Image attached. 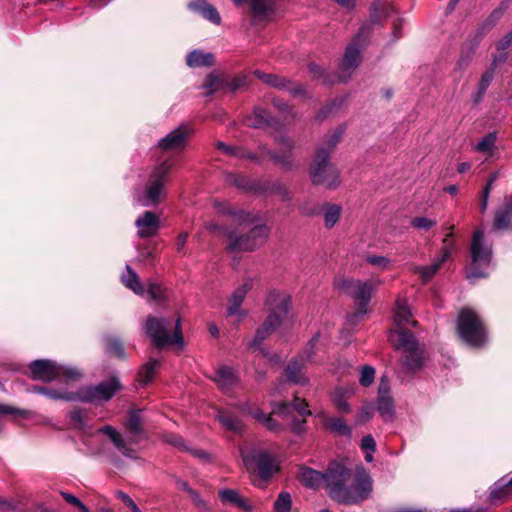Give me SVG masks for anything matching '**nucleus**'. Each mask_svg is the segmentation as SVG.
Listing matches in <instances>:
<instances>
[{
    "label": "nucleus",
    "instance_id": "obj_1",
    "mask_svg": "<svg viewBox=\"0 0 512 512\" xmlns=\"http://www.w3.org/2000/svg\"><path fill=\"white\" fill-rule=\"evenodd\" d=\"M350 471L340 463H331L324 473V486L331 498L339 503L357 504L367 499L372 492V479L369 473L360 468L356 471L354 483L347 487L345 483Z\"/></svg>",
    "mask_w": 512,
    "mask_h": 512
},
{
    "label": "nucleus",
    "instance_id": "obj_2",
    "mask_svg": "<svg viewBox=\"0 0 512 512\" xmlns=\"http://www.w3.org/2000/svg\"><path fill=\"white\" fill-rule=\"evenodd\" d=\"M207 230L226 238V250L229 253L252 252L263 246L268 240L271 228L265 224L253 226L247 233L238 235L233 229L216 223H208Z\"/></svg>",
    "mask_w": 512,
    "mask_h": 512
},
{
    "label": "nucleus",
    "instance_id": "obj_3",
    "mask_svg": "<svg viewBox=\"0 0 512 512\" xmlns=\"http://www.w3.org/2000/svg\"><path fill=\"white\" fill-rule=\"evenodd\" d=\"M172 164L165 161L155 166L135 190L134 201L142 207H155L166 196V185Z\"/></svg>",
    "mask_w": 512,
    "mask_h": 512
},
{
    "label": "nucleus",
    "instance_id": "obj_4",
    "mask_svg": "<svg viewBox=\"0 0 512 512\" xmlns=\"http://www.w3.org/2000/svg\"><path fill=\"white\" fill-rule=\"evenodd\" d=\"M267 305L271 312L250 342V347L255 350L261 349V343L282 324L290 309L291 297L285 292L271 291L267 297Z\"/></svg>",
    "mask_w": 512,
    "mask_h": 512
},
{
    "label": "nucleus",
    "instance_id": "obj_5",
    "mask_svg": "<svg viewBox=\"0 0 512 512\" xmlns=\"http://www.w3.org/2000/svg\"><path fill=\"white\" fill-rule=\"evenodd\" d=\"M143 330L157 348L161 349L167 346H174L178 349H182L184 346L180 318L176 320L172 334L171 320L154 316H148L146 318Z\"/></svg>",
    "mask_w": 512,
    "mask_h": 512
},
{
    "label": "nucleus",
    "instance_id": "obj_6",
    "mask_svg": "<svg viewBox=\"0 0 512 512\" xmlns=\"http://www.w3.org/2000/svg\"><path fill=\"white\" fill-rule=\"evenodd\" d=\"M382 283L381 279L374 282L343 279L339 282L338 287L350 295L357 304V312L347 317V323L355 324L368 312L372 291Z\"/></svg>",
    "mask_w": 512,
    "mask_h": 512
},
{
    "label": "nucleus",
    "instance_id": "obj_7",
    "mask_svg": "<svg viewBox=\"0 0 512 512\" xmlns=\"http://www.w3.org/2000/svg\"><path fill=\"white\" fill-rule=\"evenodd\" d=\"M471 261L466 270L467 278L474 282L477 279L488 276L487 269L491 265L492 248L487 245L482 230H476L473 234L471 246Z\"/></svg>",
    "mask_w": 512,
    "mask_h": 512
},
{
    "label": "nucleus",
    "instance_id": "obj_8",
    "mask_svg": "<svg viewBox=\"0 0 512 512\" xmlns=\"http://www.w3.org/2000/svg\"><path fill=\"white\" fill-rule=\"evenodd\" d=\"M457 330L461 339L470 346L480 347L486 343V331L484 325L470 308L460 311L457 320Z\"/></svg>",
    "mask_w": 512,
    "mask_h": 512
},
{
    "label": "nucleus",
    "instance_id": "obj_9",
    "mask_svg": "<svg viewBox=\"0 0 512 512\" xmlns=\"http://www.w3.org/2000/svg\"><path fill=\"white\" fill-rule=\"evenodd\" d=\"M32 379L46 383L54 380L77 379L81 373L73 367L58 364L51 360H35L30 364Z\"/></svg>",
    "mask_w": 512,
    "mask_h": 512
},
{
    "label": "nucleus",
    "instance_id": "obj_10",
    "mask_svg": "<svg viewBox=\"0 0 512 512\" xmlns=\"http://www.w3.org/2000/svg\"><path fill=\"white\" fill-rule=\"evenodd\" d=\"M310 176L316 185L335 188L339 184V173L329 162V150L318 148L316 158L311 166Z\"/></svg>",
    "mask_w": 512,
    "mask_h": 512
},
{
    "label": "nucleus",
    "instance_id": "obj_11",
    "mask_svg": "<svg viewBox=\"0 0 512 512\" xmlns=\"http://www.w3.org/2000/svg\"><path fill=\"white\" fill-rule=\"evenodd\" d=\"M121 389L117 377H111L94 386H83L75 392L76 402L99 404L107 402Z\"/></svg>",
    "mask_w": 512,
    "mask_h": 512
},
{
    "label": "nucleus",
    "instance_id": "obj_12",
    "mask_svg": "<svg viewBox=\"0 0 512 512\" xmlns=\"http://www.w3.org/2000/svg\"><path fill=\"white\" fill-rule=\"evenodd\" d=\"M365 29L366 25H362L345 49L343 61L340 66V74L338 76V81L340 82H346L361 62V51L367 42V37L364 36Z\"/></svg>",
    "mask_w": 512,
    "mask_h": 512
},
{
    "label": "nucleus",
    "instance_id": "obj_13",
    "mask_svg": "<svg viewBox=\"0 0 512 512\" xmlns=\"http://www.w3.org/2000/svg\"><path fill=\"white\" fill-rule=\"evenodd\" d=\"M319 340V334L314 335L307 343L304 352L297 358L291 360L285 369V375L289 382L298 385H306L309 379L302 374L303 366L310 361Z\"/></svg>",
    "mask_w": 512,
    "mask_h": 512
},
{
    "label": "nucleus",
    "instance_id": "obj_14",
    "mask_svg": "<svg viewBox=\"0 0 512 512\" xmlns=\"http://www.w3.org/2000/svg\"><path fill=\"white\" fill-rule=\"evenodd\" d=\"M234 184L246 191H253L255 193L261 194L265 192H270L272 194H277L282 197L283 200H288V191L280 182H274L269 183L267 181H264L263 183H256V182H250L246 181L242 176H235L234 177Z\"/></svg>",
    "mask_w": 512,
    "mask_h": 512
},
{
    "label": "nucleus",
    "instance_id": "obj_15",
    "mask_svg": "<svg viewBox=\"0 0 512 512\" xmlns=\"http://www.w3.org/2000/svg\"><path fill=\"white\" fill-rule=\"evenodd\" d=\"M242 459L246 465L255 463L261 478L267 479L277 469L275 458L267 451H260L255 455L242 453Z\"/></svg>",
    "mask_w": 512,
    "mask_h": 512
},
{
    "label": "nucleus",
    "instance_id": "obj_16",
    "mask_svg": "<svg viewBox=\"0 0 512 512\" xmlns=\"http://www.w3.org/2000/svg\"><path fill=\"white\" fill-rule=\"evenodd\" d=\"M135 227L139 238H152L160 230V216L153 211H144L136 218Z\"/></svg>",
    "mask_w": 512,
    "mask_h": 512
},
{
    "label": "nucleus",
    "instance_id": "obj_17",
    "mask_svg": "<svg viewBox=\"0 0 512 512\" xmlns=\"http://www.w3.org/2000/svg\"><path fill=\"white\" fill-rule=\"evenodd\" d=\"M97 432L106 435L115 449L124 457L131 459L137 458L135 450L130 447L131 443H135L134 439L130 438L129 440H125L122 434L111 425H104L100 427Z\"/></svg>",
    "mask_w": 512,
    "mask_h": 512
},
{
    "label": "nucleus",
    "instance_id": "obj_18",
    "mask_svg": "<svg viewBox=\"0 0 512 512\" xmlns=\"http://www.w3.org/2000/svg\"><path fill=\"white\" fill-rule=\"evenodd\" d=\"M275 141L281 147V152L268 151V156L277 165L281 166L286 170H290L293 167L292 149L294 148L293 141L286 136L277 135Z\"/></svg>",
    "mask_w": 512,
    "mask_h": 512
},
{
    "label": "nucleus",
    "instance_id": "obj_19",
    "mask_svg": "<svg viewBox=\"0 0 512 512\" xmlns=\"http://www.w3.org/2000/svg\"><path fill=\"white\" fill-rule=\"evenodd\" d=\"M190 130L180 125L158 141V147L165 151H177L185 147Z\"/></svg>",
    "mask_w": 512,
    "mask_h": 512
},
{
    "label": "nucleus",
    "instance_id": "obj_20",
    "mask_svg": "<svg viewBox=\"0 0 512 512\" xmlns=\"http://www.w3.org/2000/svg\"><path fill=\"white\" fill-rule=\"evenodd\" d=\"M217 212L232 217L239 225H251L261 220V213L258 211H247L229 207L225 203H215Z\"/></svg>",
    "mask_w": 512,
    "mask_h": 512
},
{
    "label": "nucleus",
    "instance_id": "obj_21",
    "mask_svg": "<svg viewBox=\"0 0 512 512\" xmlns=\"http://www.w3.org/2000/svg\"><path fill=\"white\" fill-rule=\"evenodd\" d=\"M253 280L246 279L245 282L238 287L232 294L229 305L227 308V314L229 316H237V320L240 321L245 317V312L241 310V305L243 300L245 299L248 291L252 288Z\"/></svg>",
    "mask_w": 512,
    "mask_h": 512
},
{
    "label": "nucleus",
    "instance_id": "obj_22",
    "mask_svg": "<svg viewBox=\"0 0 512 512\" xmlns=\"http://www.w3.org/2000/svg\"><path fill=\"white\" fill-rule=\"evenodd\" d=\"M271 406L272 412L283 418H287L292 410L297 411V413L302 417L311 415V411L308 409V404L305 402V400L300 399L297 396L294 397L292 403L274 402L271 404Z\"/></svg>",
    "mask_w": 512,
    "mask_h": 512
},
{
    "label": "nucleus",
    "instance_id": "obj_23",
    "mask_svg": "<svg viewBox=\"0 0 512 512\" xmlns=\"http://www.w3.org/2000/svg\"><path fill=\"white\" fill-rule=\"evenodd\" d=\"M254 75L260 79L263 83L275 87L278 89H287L293 96L301 95L304 92V88L301 85L290 86L291 83L286 78L280 77L275 74H267L262 71H255Z\"/></svg>",
    "mask_w": 512,
    "mask_h": 512
},
{
    "label": "nucleus",
    "instance_id": "obj_24",
    "mask_svg": "<svg viewBox=\"0 0 512 512\" xmlns=\"http://www.w3.org/2000/svg\"><path fill=\"white\" fill-rule=\"evenodd\" d=\"M161 439L165 443H167L181 451L188 452L199 459H202V460L209 459V455L205 451L193 449V448L189 447L187 445V443L185 442V440L178 434L166 431L161 434Z\"/></svg>",
    "mask_w": 512,
    "mask_h": 512
},
{
    "label": "nucleus",
    "instance_id": "obj_25",
    "mask_svg": "<svg viewBox=\"0 0 512 512\" xmlns=\"http://www.w3.org/2000/svg\"><path fill=\"white\" fill-rule=\"evenodd\" d=\"M390 340L397 349H402L405 352H413L418 349V342L414 335L403 328L391 332Z\"/></svg>",
    "mask_w": 512,
    "mask_h": 512
},
{
    "label": "nucleus",
    "instance_id": "obj_26",
    "mask_svg": "<svg viewBox=\"0 0 512 512\" xmlns=\"http://www.w3.org/2000/svg\"><path fill=\"white\" fill-rule=\"evenodd\" d=\"M188 9L194 13L201 15L204 19L219 25L221 16L217 9L205 0H193L188 3Z\"/></svg>",
    "mask_w": 512,
    "mask_h": 512
},
{
    "label": "nucleus",
    "instance_id": "obj_27",
    "mask_svg": "<svg viewBox=\"0 0 512 512\" xmlns=\"http://www.w3.org/2000/svg\"><path fill=\"white\" fill-rule=\"evenodd\" d=\"M451 254V247L448 244L447 239L444 240V247L442 250V255L435 260L431 265L429 266H416L414 268V272L420 274L424 282H427L430 280L434 274L439 270L441 265L447 260V258Z\"/></svg>",
    "mask_w": 512,
    "mask_h": 512
},
{
    "label": "nucleus",
    "instance_id": "obj_28",
    "mask_svg": "<svg viewBox=\"0 0 512 512\" xmlns=\"http://www.w3.org/2000/svg\"><path fill=\"white\" fill-rule=\"evenodd\" d=\"M214 381L224 392H230L238 382V377L234 370L228 366H221L216 370Z\"/></svg>",
    "mask_w": 512,
    "mask_h": 512
},
{
    "label": "nucleus",
    "instance_id": "obj_29",
    "mask_svg": "<svg viewBox=\"0 0 512 512\" xmlns=\"http://www.w3.org/2000/svg\"><path fill=\"white\" fill-rule=\"evenodd\" d=\"M412 313L409 308L408 302L404 298H398L396 301V307L394 311V322L400 328H403L405 325H413L417 324L416 321L411 320Z\"/></svg>",
    "mask_w": 512,
    "mask_h": 512
},
{
    "label": "nucleus",
    "instance_id": "obj_30",
    "mask_svg": "<svg viewBox=\"0 0 512 512\" xmlns=\"http://www.w3.org/2000/svg\"><path fill=\"white\" fill-rule=\"evenodd\" d=\"M236 5L249 2L254 16L258 19L269 16L275 7V0H233Z\"/></svg>",
    "mask_w": 512,
    "mask_h": 512
},
{
    "label": "nucleus",
    "instance_id": "obj_31",
    "mask_svg": "<svg viewBox=\"0 0 512 512\" xmlns=\"http://www.w3.org/2000/svg\"><path fill=\"white\" fill-rule=\"evenodd\" d=\"M512 195L505 200V208L498 210L493 221L494 230H505L512 228Z\"/></svg>",
    "mask_w": 512,
    "mask_h": 512
},
{
    "label": "nucleus",
    "instance_id": "obj_32",
    "mask_svg": "<svg viewBox=\"0 0 512 512\" xmlns=\"http://www.w3.org/2000/svg\"><path fill=\"white\" fill-rule=\"evenodd\" d=\"M213 63L214 55L199 49L189 52L186 56V64L191 68L208 67L213 65Z\"/></svg>",
    "mask_w": 512,
    "mask_h": 512
},
{
    "label": "nucleus",
    "instance_id": "obj_33",
    "mask_svg": "<svg viewBox=\"0 0 512 512\" xmlns=\"http://www.w3.org/2000/svg\"><path fill=\"white\" fill-rule=\"evenodd\" d=\"M32 392L44 395L52 400H63L66 402H76L75 392L66 390H57L43 386H33Z\"/></svg>",
    "mask_w": 512,
    "mask_h": 512
},
{
    "label": "nucleus",
    "instance_id": "obj_34",
    "mask_svg": "<svg viewBox=\"0 0 512 512\" xmlns=\"http://www.w3.org/2000/svg\"><path fill=\"white\" fill-rule=\"evenodd\" d=\"M302 484L310 488L324 485V473L308 467H302L298 475Z\"/></svg>",
    "mask_w": 512,
    "mask_h": 512
},
{
    "label": "nucleus",
    "instance_id": "obj_35",
    "mask_svg": "<svg viewBox=\"0 0 512 512\" xmlns=\"http://www.w3.org/2000/svg\"><path fill=\"white\" fill-rule=\"evenodd\" d=\"M121 280L125 287L132 290L135 294L141 296L144 295L145 288L137 273L129 265H126V269L121 276Z\"/></svg>",
    "mask_w": 512,
    "mask_h": 512
},
{
    "label": "nucleus",
    "instance_id": "obj_36",
    "mask_svg": "<svg viewBox=\"0 0 512 512\" xmlns=\"http://www.w3.org/2000/svg\"><path fill=\"white\" fill-rule=\"evenodd\" d=\"M219 498L224 504H233L243 510L249 511L251 505L234 489H222L219 491Z\"/></svg>",
    "mask_w": 512,
    "mask_h": 512
},
{
    "label": "nucleus",
    "instance_id": "obj_37",
    "mask_svg": "<svg viewBox=\"0 0 512 512\" xmlns=\"http://www.w3.org/2000/svg\"><path fill=\"white\" fill-rule=\"evenodd\" d=\"M273 119L267 110L263 108H256L252 116L245 120L248 127L261 129L267 126H272Z\"/></svg>",
    "mask_w": 512,
    "mask_h": 512
},
{
    "label": "nucleus",
    "instance_id": "obj_38",
    "mask_svg": "<svg viewBox=\"0 0 512 512\" xmlns=\"http://www.w3.org/2000/svg\"><path fill=\"white\" fill-rule=\"evenodd\" d=\"M493 78L494 68H489L482 74L481 79L477 85V89L472 95V100L475 105L479 104L483 100Z\"/></svg>",
    "mask_w": 512,
    "mask_h": 512
},
{
    "label": "nucleus",
    "instance_id": "obj_39",
    "mask_svg": "<svg viewBox=\"0 0 512 512\" xmlns=\"http://www.w3.org/2000/svg\"><path fill=\"white\" fill-rule=\"evenodd\" d=\"M512 493V477H502L492 487L489 498L491 500H498L506 495Z\"/></svg>",
    "mask_w": 512,
    "mask_h": 512
},
{
    "label": "nucleus",
    "instance_id": "obj_40",
    "mask_svg": "<svg viewBox=\"0 0 512 512\" xmlns=\"http://www.w3.org/2000/svg\"><path fill=\"white\" fill-rule=\"evenodd\" d=\"M158 364V360L149 359V361L141 367L138 373V382L141 386L147 385L153 379Z\"/></svg>",
    "mask_w": 512,
    "mask_h": 512
},
{
    "label": "nucleus",
    "instance_id": "obj_41",
    "mask_svg": "<svg viewBox=\"0 0 512 512\" xmlns=\"http://www.w3.org/2000/svg\"><path fill=\"white\" fill-rule=\"evenodd\" d=\"M377 411L384 421H392L394 417V405L391 396L377 398Z\"/></svg>",
    "mask_w": 512,
    "mask_h": 512
},
{
    "label": "nucleus",
    "instance_id": "obj_42",
    "mask_svg": "<svg viewBox=\"0 0 512 512\" xmlns=\"http://www.w3.org/2000/svg\"><path fill=\"white\" fill-rule=\"evenodd\" d=\"M226 81L217 73H210L204 80L202 88L206 90V95L210 96L214 92L225 87Z\"/></svg>",
    "mask_w": 512,
    "mask_h": 512
},
{
    "label": "nucleus",
    "instance_id": "obj_43",
    "mask_svg": "<svg viewBox=\"0 0 512 512\" xmlns=\"http://www.w3.org/2000/svg\"><path fill=\"white\" fill-rule=\"evenodd\" d=\"M324 209V220L327 228H332L339 220L341 215V207L336 204H325Z\"/></svg>",
    "mask_w": 512,
    "mask_h": 512
},
{
    "label": "nucleus",
    "instance_id": "obj_44",
    "mask_svg": "<svg viewBox=\"0 0 512 512\" xmlns=\"http://www.w3.org/2000/svg\"><path fill=\"white\" fill-rule=\"evenodd\" d=\"M218 419L226 429L234 433H241L243 431L244 425L242 421L237 417L221 413L218 415Z\"/></svg>",
    "mask_w": 512,
    "mask_h": 512
},
{
    "label": "nucleus",
    "instance_id": "obj_45",
    "mask_svg": "<svg viewBox=\"0 0 512 512\" xmlns=\"http://www.w3.org/2000/svg\"><path fill=\"white\" fill-rule=\"evenodd\" d=\"M124 426L129 433L133 435L140 434L142 431V417L140 411H131Z\"/></svg>",
    "mask_w": 512,
    "mask_h": 512
},
{
    "label": "nucleus",
    "instance_id": "obj_46",
    "mask_svg": "<svg viewBox=\"0 0 512 512\" xmlns=\"http://www.w3.org/2000/svg\"><path fill=\"white\" fill-rule=\"evenodd\" d=\"M327 426L330 428L331 431L342 435V436H350L351 434V428L346 423V421L343 418L340 417H333L330 418L327 421Z\"/></svg>",
    "mask_w": 512,
    "mask_h": 512
},
{
    "label": "nucleus",
    "instance_id": "obj_47",
    "mask_svg": "<svg viewBox=\"0 0 512 512\" xmlns=\"http://www.w3.org/2000/svg\"><path fill=\"white\" fill-rule=\"evenodd\" d=\"M145 292H147L150 298L157 303L165 301L167 297L166 290L160 284L153 281L148 282Z\"/></svg>",
    "mask_w": 512,
    "mask_h": 512
},
{
    "label": "nucleus",
    "instance_id": "obj_48",
    "mask_svg": "<svg viewBox=\"0 0 512 512\" xmlns=\"http://www.w3.org/2000/svg\"><path fill=\"white\" fill-rule=\"evenodd\" d=\"M292 507L291 495L288 492H281L275 503L274 509L276 512H290Z\"/></svg>",
    "mask_w": 512,
    "mask_h": 512
},
{
    "label": "nucleus",
    "instance_id": "obj_49",
    "mask_svg": "<svg viewBox=\"0 0 512 512\" xmlns=\"http://www.w3.org/2000/svg\"><path fill=\"white\" fill-rule=\"evenodd\" d=\"M332 401L339 412L347 413L350 411V405L348 404L345 392L342 389L335 390Z\"/></svg>",
    "mask_w": 512,
    "mask_h": 512
},
{
    "label": "nucleus",
    "instance_id": "obj_50",
    "mask_svg": "<svg viewBox=\"0 0 512 512\" xmlns=\"http://www.w3.org/2000/svg\"><path fill=\"white\" fill-rule=\"evenodd\" d=\"M381 7L379 3H373L370 9V20L363 25H366V29L364 30V36L368 38L369 31L372 29V26L378 24L381 20Z\"/></svg>",
    "mask_w": 512,
    "mask_h": 512
},
{
    "label": "nucleus",
    "instance_id": "obj_51",
    "mask_svg": "<svg viewBox=\"0 0 512 512\" xmlns=\"http://www.w3.org/2000/svg\"><path fill=\"white\" fill-rule=\"evenodd\" d=\"M407 353L408 355L405 357L404 366L411 371L420 369L422 367V357L418 349Z\"/></svg>",
    "mask_w": 512,
    "mask_h": 512
},
{
    "label": "nucleus",
    "instance_id": "obj_52",
    "mask_svg": "<svg viewBox=\"0 0 512 512\" xmlns=\"http://www.w3.org/2000/svg\"><path fill=\"white\" fill-rule=\"evenodd\" d=\"M217 148L222 150L226 154L234 155V156L239 157V158H248V159H251V160H255L256 159V156L254 154L245 153V152H243L239 148L228 146V145H226V144H224L223 142H220V141L217 142Z\"/></svg>",
    "mask_w": 512,
    "mask_h": 512
},
{
    "label": "nucleus",
    "instance_id": "obj_53",
    "mask_svg": "<svg viewBox=\"0 0 512 512\" xmlns=\"http://www.w3.org/2000/svg\"><path fill=\"white\" fill-rule=\"evenodd\" d=\"M496 140H497L496 134L489 133L481 141H479L476 144L475 150L478 152H481V153H488L494 147Z\"/></svg>",
    "mask_w": 512,
    "mask_h": 512
},
{
    "label": "nucleus",
    "instance_id": "obj_54",
    "mask_svg": "<svg viewBox=\"0 0 512 512\" xmlns=\"http://www.w3.org/2000/svg\"><path fill=\"white\" fill-rule=\"evenodd\" d=\"M507 8H508L507 0L501 2V4L490 13V15L488 16V18L485 21V24L489 27L494 26L500 20V18L504 15Z\"/></svg>",
    "mask_w": 512,
    "mask_h": 512
},
{
    "label": "nucleus",
    "instance_id": "obj_55",
    "mask_svg": "<svg viewBox=\"0 0 512 512\" xmlns=\"http://www.w3.org/2000/svg\"><path fill=\"white\" fill-rule=\"evenodd\" d=\"M375 378V369L370 365H364L360 370L359 382L362 386H370Z\"/></svg>",
    "mask_w": 512,
    "mask_h": 512
},
{
    "label": "nucleus",
    "instance_id": "obj_56",
    "mask_svg": "<svg viewBox=\"0 0 512 512\" xmlns=\"http://www.w3.org/2000/svg\"><path fill=\"white\" fill-rule=\"evenodd\" d=\"M106 349L109 353L115 355L119 358L125 357L124 348L119 340L116 338H107L106 339Z\"/></svg>",
    "mask_w": 512,
    "mask_h": 512
},
{
    "label": "nucleus",
    "instance_id": "obj_57",
    "mask_svg": "<svg viewBox=\"0 0 512 512\" xmlns=\"http://www.w3.org/2000/svg\"><path fill=\"white\" fill-rule=\"evenodd\" d=\"M366 262L370 265L379 267L381 270H385L388 268L391 261L385 256L369 255L366 257Z\"/></svg>",
    "mask_w": 512,
    "mask_h": 512
},
{
    "label": "nucleus",
    "instance_id": "obj_58",
    "mask_svg": "<svg viewBox=\"0 0 512 512\" xmlns=\"http://www.w3.org/2000/svg\"><path fill=\"white\" fill-rule=\"evenodd\" d=\"M344 131L345 126L340 125L331 135H328L326 137L325 144L328 146V149H332L336 146V144L339 142L342 135L344 134Z\"/></svg>",
    "mask_w": 512,
    "mask_h": 512
},
{
    "label": "nucleus",
    "instance_id": "obj_59",
    "mask_svg": "<svg viewBox=\"0 0 512 512\" xmlns=\"http://www.w3.org/2000/svg\"><path fill=\"white\" fill-rule=\"evenodd\" d=\"M86 412L83 409H75L70 413V418L77 428H84L86 421Z\"/></svg>",
    "mask_w": 512,
    "mask_h": 512
},
{
    "label": "nucleus",
    "instance_id": "obj_60",
    "mask_svg": "<svg viewBox=\"0 0 512 512\" xmlns=\"http://www.w3.org/2000/svg\"><path fill=\"white\" fill-rule=\"evenodd\" d=\"M411 225L417 229L429 230L436 225V221L427 217H416L411 221Z\"/></svg>",
    "mask_w": 512,
    "mask_h": 512
},
{
    "label": "nucleus",
    "instance_id": "obj_61",
    "mask_svg": "<svg viewBox=\"0 0 512 512\" xmlns=\"http://www.w3.org/2000/svg\"><path fill=\"white\" fill-rule=\"evenodd\" d=\"M61 495L66 500V502L73 506H76L81 510V512H90L89 509L76 496L67 492H61Z\"/></svg>",
    "mask_w": 512,
    "mask_h": 512
},
{
    "label": "nucleus",
    "instance_id": "obj_62",
    "mask_svg": "<svg viewBox=\"0 0 512 512\" xmlns=\"http://www.w3.org/2000/svg\"><path fill=\"white\" fill-rule=\"evenodd\" d=\"M189 497L193 501V503L202 511L209 510V506L205 500H203L200 495L194 489L189 490Z\"/></svg>",
    "mask_w": 512,
    "mask_h": 512
},
{
    "label": "nucleus",
    "instance_id": "obj_63",
    "mask_svg": "<svg viewBox=\"0 0 512 512\" xmlns=\"http://www.w3.org/2000/svg\"><path fill=\"white\" fill-rule=\"evenodd\" d=\"M299 210L303 215L315 216L321 213L322 208L316 205H312L310 203H305L299 207Z\"/></svg>",
    "mask_w": 512,
    "mask_h": 512
},
{
    "label": "nucleus",
    "instance_id": "obj_64",
    "mask_svg": "<svg viewBox=\"0 0 512 512\" xmlns=\"http://www.w3.org/2000/svg\"><path fill=\"white\" fill-rule=\"evenodd\" d=\"M116 496L119 499H121L129 507V509H131L132 512H141V510L136 505V503L133 501V499L125 492L118 491L116 493Z\"/></svg>",
    "mask_w": 512,
    "mask_h": 512
}]
</instances>
